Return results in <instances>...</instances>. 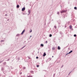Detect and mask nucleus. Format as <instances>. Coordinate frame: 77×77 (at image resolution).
Returning <instances> with one entry per match:
<instances>
[{
    "label": "nucleus",
    "instance_id": "obj_33",
    "mask_svg": "<svg viewBox=\"0 0 77 77\" xmlns=\"http://www.w3.org/2000/svg\"><path fill=\"white\" fill-rule=\"evenodd\" d=\"M3 61H0V63H1L2 62H3Z\"/></svg>",
    "mask_w": 77,
    "mask_h": 77
},
{
    "label": "nucleus",
    "instance_id": "obj_60",
    "mask_svg": "<svg viewBox=\"0 0 77 77\" xmlns=\"http://www.w3.org/2000/svg\"><path fill=\"white\" fill-rule=\"evenodd\" d=\"M72 30H73V29H72Z\"/></svg>",
    "mask_w": 77,
    "mask_h": 77
},
{
    "label": "nucleus",
    "instance_id": "obj_63",
    "mask_svg": "<svg viewBox=\"0 0 77 77\" xmlns=\"http://www.w3.org/2000/svg\"><path fill=\"white\" fill-rule=\"evenodd\" d=\"M30 5L31 6V5Z\"/></svg>",
    "mask_w": 77,
    "mask_h": 77
},
{
    "label": "nucleus",
    "instance_id": "obj_38",
    "mask_svg": "<svg viewBox=\"0 0 77 77\" xmlns=\"http://www.w3.org/2000/svg\"><path fill=\"white\" fill-rule=\"evenodd\" d=\"M75 27V28H77V25H76V26Z\"/></svg>",
    "mask_w": 77,
    "mask_h": 77
},
{
    "label": "nucleus",
    "instance_id": "obj_28",
    "mask_svg": "<svg viewBox=\"0 0 77 77\" xmlns=\"http://www.w3.org/2000/svg\"><path fill=\"white\" fill-rule=\"evenodd\" d=\"M57 14H58V15H59V12H58L57 13Z\"/></svg>",
    "mask_w": 77,
    "mask_h": 77
},
{
    "label": "nucleus",
    "instance_id": "obj_56",
    "mask_svg": "<svg viewBox=\"0 0 77 77\" xmlns=\"http://www.w3.org/2000/svg\"><path fill=\"white\" fill-rule=\"evenodd\" d=\"M38 51H39V49H38Z\"/></svg>",
    "mask_w": 77,
    "mask_h": 77
},
{
    "label": "nucleus",
    "instance_id": "obj_8",
    "mask_svg": "<svg viewBox=\"0 0 77 77\" xmlns=\"http://www.w3.org/2000/svg\"><path fill=\"white\" fill-rule=\"evenodd\" d=\"M19 7H20L19 5H17V8H19Z\"/></svg>",
    "mask_w": 77,
    "mask_h": 77
},
{
    "label": "nucleus",
    "instance_id": "obj_16",
    "mask_svg": "<svg viewBox=\"0 0 77 77\" xmlns=\"http://www.w3.org/2000/svg\"><path fill=\"white\" fill-rule=\"evenodd\" d=\"M51 59L50 58H49L48 59V61H50L51 60Z\"/></svg>",
    "mask_w": 77,
    "mask_h": 77
},
{
    "label": "nucleus",
    "instance_id": "obj_20",
    "mask_svg": "<svg viewBox=\"0 0 77 77\" xmlns=\"http://www.w3.org/2000/svg\"><path fill=\"white\" fill-rule=\"evenodd\" d=\"M60 35H62L63 32L61 31H60Z\"/></svg>",
    "mask_w": 77,
    "mask_h": 77
},
{
    "label": "nucleus",
    "instance_id": "obj_21",
    "mask_svg": "<svg viewBox=\"0 0 77 77\" xmlns=\"http://www.w3.org/2000/svg\"><path fill=\"white\" fill-rule=\"evenodd\" d=\"M49 37H51V36H52V35L51 34H50L49 36Z\"/></svg>",
    "mask_w": 77,
    "mask_h": 77
},
{
    "label": "nucleus",
    "instance_id": "obj_37",
    "mask_svg": "<svg viewBox=\"0 0 77 77\" xmlns=\"http://www.w3.org/2000/svg\"><path fill=\"white\" fill-rule=\"evenodd\" d=\"M65 28H66V25H65Z\"/></svg>",
    "mask_w": 77,
    "mask_h": 77
},
{
    "label": "nucleus",
    "instance_id": "obj_57",
    "mask_svg": "<svg viewBox=\"0 0 77 77\" xmlns=\"http://www.w3.org/2000/svg\"><path fill=\"white\" fill-rule=\"evenodd\" d=\"M53 19H52V21H53Z\"/></svg>",
    "mask_w": 77,
    "mask_h": 77
},
{
    "label": "nucleus",
    "instance_id": "obj_55",
    "mask_svg": "<svg viewBox=\"0 0 77 77\" xmlns=\"http://www.w3.org/2000/svg\"><path fill=\"white\" fill-rule=\"evenodd\" d=\"M52 57H54V56H52Z\"/></svg>",
    "mask_w": 77,
    "mask_h": 77
},
{
    "label": "nucleus",
    "instance_id": "obj_42",
    "mask_svg": "<svg viewBox=\"0 0 77 77\" xmlns=\"http://www.w3.org/2000/svg\"><path fill=\"white\" fill-rule=\"evenodd\" d=\"M18 60H20V58H18Z\"/></svg>",
    "mask_w": 77,
    "mask_h": 77
},
{
    "label": "nucleus",
    "instance_id": "obj_53",
    "mask_svg": "<svg viewBox=\"0 0 77 77\" xmlns=\"http://www.w3.org/2000/svg\"><path fill=\"white\" fill-rule=\"evenodd\" d=\"M31 37H32V36H31H31H30V38H31Z\"/></svg>",
    "mask_w": 77,
    "mask_h": 77
},
{
    "label": "nucleus",
    "instance_id": "obj_62",
    "mask_svg": "<svg viewBox=\"0 0 77 77\" xmlns=\"http://www.w3.org/2000/svg\"><path fill=\"white\" fill-rule=\"evenodd\" d=\"M58 63V62H57V63Z\"/></svg>",
    "mask_w": 77,
    "mask_h": 77
},
{
    "label": "nucleus",
    "instance_id": "obj_46",
    "mask_svg": "<svg viewBox=\"0 0 77 77\" xmlns=\"http://www.w3.org/2000/svg\"><path fill=\"white\" fill-rule=\"evenodd\" d=\"M22 74V72H21L20 73V75H21V74Z\"/></svg>",
    "mask_w": 77,
    "mask_h": 77
},
{
    "label": "nucleus",
    "instance_id": "obj_52",
    "mask_svg": "<svg viewBox=\"0 0 77 77\" xmlns=\"http://www.w3.org/2000/svg\"><path fill=\"white\" fill-rule=\"evenodd\" d=\"M30 77H32V75Z\"/></svg>",
    "mask_w": 77,
    "mask_h": 77
},
{
    "label": "nucleus",
    "instance_id": "obj_29",
    "mask_svg": "<svg viewBox=\"0 0 77 77\" xmlns=\"http://www.w3.org/2000/svg\"><path fill=\"white\" fill-rule=\"evenodd\" d=\"M26 67H24L23 68V69H26Z\"/></svg>",
    "mask_w": 77,
    "mask_h": 77
},
{
    "label": "nucleus",
    "instance_id": "obj_25",
    "mask_svg": "<svg viewBox=\"0 0 77 77\" xmlns=\"http://www.w3.org/2000/svg\"><path fill=\"white\" fill-rule=\"evenodd\" d=\"M39 65H37V67L38 68V67H39Z\"/></svg>",
    "mask_w": 77,
    "mask_h": 77
},
{
    "label": "nucleus",
    "instance_id": "obj_61",
    "mask_svg": "<svg viewBox=\"0 0 77 77\" xmlns=\"http://www.w3.org/2000/svg\"><path fill=\"white\" fill-rule=\"evenodd\" d=\"M23 14H24V13H23Z\"/></svg>",
    "mask_w": 77,
    "mask_h": 77
},
{
    "label": "nucleus",
    "instance_id": "obj_51",
    "mask_svg": "<svg viewBox=\"0 0 77 77\" xmlns=\"http://www.w3.org/2000/svg\"><path fill=\"white\" fill-rule=\"evenodd\" d=\"M74 70V68H73V70H72L73 71Z\"/></svg>",
    "mask_w": 77,
    "mask_h": 77
},
{
    "label": "nucleus",
    "instance_id": "obj_7",
    "mask_svg": "<svg viewBox=\"0 0 77 77\" xmlns=\"http://www.w3.org/2000/svg\"><path fill=\"white\" fill-rule=\"evenodd\" d=\"M44 46V44H41L40 45V47H43Z\"/></svg>",
    "mask_w": 77,
    "mask_h": 77
},
{
    "label": "nucleus",
    "instance_id": "obj_49",
    "mask_svg": "<svg viewBox=\"0 0 77 77\" xmlns=\"http://www.w3.org/2000/svg\"><path fill=\"white\" fill-rule=\"evenodd\" d=\"M63 65H62V66L61 67V68H62V67H63Z\"/></svg>",
    "mask_w": 77,
    "mask_h": 77
},
{
    "label": "nucleus",
    "instance_id": "obj_24",
    "mask_svg": "<svg viewBox=\"0 0 77 77\" xmlns=\"http://www.w3.org/2000/svg\"><path fill=\"white\" fill-rule=\"evenodd\" d=\"M74 9H76V10H77V8L76 7H74Z\"/></svg>",
    "mask_w": 77,
    "mask_h": 77
},
{
    "label": "nucleus",
    "instance_id": "obj_59",
    "mask_svg": "<svg viewBox=\"0 0 77 77\" xmlns=\"http://www.w3.org/2000/svg\"><path fill=\"white\" fill-rule=\"evenodd\" d=\"M39 53V51L38 52V53Z\"/></svg>",
    "mask_w": 77,
    "mask_h": 77
},
{
    "label": "nucleus",
    "instance_id": "obj_12",
    "mask_svg": "<svg viewBox=\"0 0 77 77\" xmlns=\"http://www.w3.org/2000/svg\"><path fill=\"white\" fill-rule=\"evenodd\" d=\"M69 28L70 29H71L72 28V25H70V26H69Z\"/></svg>",
    "mask_w": 77,
    "mask_h": 77
},
{
    "label": "nucleus",
    "instance_id": "obj_10",
    "mask_svg": "<svg viewBox=\"0 0 77 77\" xmlns=\"http://www.w3.org/2000/svg\"><path fill=\"white\" fill-rule=\"evenodd\" d=\"M10 67L11 68V69H13L14 68V67H13L12 66H10Z\"/></svg>",
    "mask_w": 77,
    "mask_h": 77
},
{
    "label": "nucleus",
    "instance_id": "obj_17",
    "mask_svg": "<svg viewBox=\"0 0 77 77\" xmlns=\"http://www.w3.org/2000/svg\"><path fill=\"white\" fill-rule=\"evenodd\" d=\"M73 36H74V37H76V36H77V35L76 34H74Z\"/></svg>",
    "mask_w": 77,
    "mask_h": 77
},
{
    "label": "nucleus",
    "instance_id": "obj_30",
    "mask_svg": "<svg viewBox=\"0 0 77 77\" xmlns=\"http://www.w3.org/2000/svg\"><path fill=\"white\" fill-rule=\"evenodd\" d=\"M32 30L31 29V30L30 31V33H31V32H32Z\"/></svg>",
    "mask_w": 77,
    "mask_h": 77
},
{
    "label": "nucleus",
    "instance_id": "obj_19",
    "mask_svg": "<svg viewBox=\"0 0 77 77\" xmlns=\"http://www.w3.org/2000/svg\"><path fill=\"white\" fill-rule=\"evenodd\" d=\"M28 12H29V14H30L31 12V11L30 10H29L28 11Z\"/></svg>",
    "mask_w": 77,
    "mask_h": 77
},
{
    "label": "nucleus",
    "instance_id": "obj_15",
    "mask_svg": "<svg viewBox=\"0 0 77 77\" xmlns=\"http://www.w3.org/2000/svg\"><path fill=\"white\" fill-rule=\"evenodd\" d=\"M3 64H4V65H5L6 64V62H5L3 63Z\"/></svg>",
    "mask_w": 77,
    "mask_h": 77
},
{
    "label": "nucleus",
    "instance_id": "obj_34",
    "mask_svg": "<svg viewBox=\"0 0 77 77\" xmlns=\"http://www.w3.org/2000/svg\"><path fill=\"white\" fill-rule=\"evenodd\" d=\"M28 58H29V59H30V57H29L28 56Z\"/></svg>",
    "mask_w": 77,
    "mask_h": 77
},
{
    "label": "nucleus",
    "instance_id": "obj_23",
    "mask_svg": "<svg viewBox=\"0 0 77 77\" xmlns=\"http://www.w3.org/2000/svg\"><path fill=\"white\" fill-rule=\"evenodd\" d=\"M4 68H2V69H1V70L2 71H3V70H4Z\"/></svg>",
    "mask_w": 77,
    "mask_h": 77
},
{
    "label": "nucleus",
    "instance_id": "obj_26",
    "mask_svg": "<svg viewBox=\"0 0 77 77\" xmlns=\"http://www.w3.org/2000/svg\"><path fill=\"white\" fill-rule=\"evenodd\" d=\"M55 73H54V75H53V77H55Z\"/></svg>",
    "mask_w": 77,
    "mask_h": 77
},
{
    "label": "nucleus",
    "instance_id": "obj_18",
    "mask_svg": "<svg viewBox=\"0 0 77 77\" xmlns=\"http://www.w3.org/2000/svg\"><path fill=\"white\" fill-rule=\"evenodd\" d=\"M31 73L32 74L33 73H34V72L33 71H31Z\"/></svg>",
    "mask_w": 77,
    "mask_h": 77
},
{
    "label": "nucleus",
    "instance_id": "obj_5",
    "mask_svg": "<svg viewBox=\"0 0 77 77\" xmlns=\"http://www.w3.org/2000/svg\"><path fill=\"white\" fill-rule=\"evenodd\" d=\"M46 55V54L45 53V52H44L43 54V56L44 57H45V56Z\"/></svg>",
    "mask_w": 77,
    "mask_h": 77
},
{
    "label": "nucleus",
    "instance_id": "obj_36",
    "mask_svg": "<svg viewBox=\"0 0 77 77\" xmlns=\"http://www.w3.org/2000/svg\"><path fill=\"white\" fill-rule=\"evenodd\" d=\"M8 15V14H6L5 15V16H7Z\"/></svg>",
    "mask_w": 77,
    "mask_h": 77
},
{
    "label": "nucleus",
    "instance_id": "obj_58",
    "mask_svg": "<svg viewBox=\"0 0 77 77\" xmlns=\"http://www.w3.org/2000/svg\"><path fill=\"white\" fill-rule=\"evenodd\" d=\"M26 42V41H24V42Z\"/></svg>",
    "mask_w": 77,
    "mask_h": 77
},
{
    "label": "nucleus",
    "instance_id": "obj_45",
    "mask_svg": "<svg viewBox=\"0 0 77 77\" xmlns=\"http://www.w3.org/2000/svg\"><path fill=\"white\" fill-rule=\"evenodd\" d=\"M43 71H45V72H46V70H43Z\"/></svg>",
    "mask_w": 77,
    "mask_h": 77
},
{
    "label": "nucleus",
    "instance_id": "obj_50",
    "mask_svg": "<svg viewBox=\"0 0 77 77\" xmlns=\"http://www.w3.org/2000/svg\"><path fill=\"white\" fill-rule=\"evenodd\" d=\"M3 40H1V42H3Z\"/></svg>",
    "mask_w": 77,
    "mask_h": 77
},
{
    "label": "nucleus",
    "instance_id": "obj_27",
    "mask_svg": "<svg viewBox=\"0 0 77 77\" xmlns=\"http://www.w3.org/2000/svg\"><path fill=\"white\" fill-rule=\"evenodd\" d=\"M54 28H55V29H56V28H57V26H54Z\"/></svg>",
    "mask_w": 77,
    "mask_h": 77
},
{
    "label": "nucleus",
    "instance_id": "obj_40",
    "mask_svg": "<svg viewBox=\"0 0 77 77\" xmlns=\"http://www.w3.org/2000/svg\"><path fill=\"white\" fill-rule=\"evenodd\" d=\"M56 30H57V31H56V32H58V29H56Z\"/></svg>",
    "mask_w": 77,
    "mask_h": 77
},
{
    "label": "nucleus",
    "instance_id": "obj_11",
    "mask_svg": "<svg viewBox=\"0 0 77 77\" xmlns=\"http://www.w3.org/2000/svg\"><path fill=\"white\" fill-rule=\"evenodd\" d=\"M17 71H18V69H15V72H17Z\"/></svg>",
    "mask_w": 77,
    "mask_h": 77
},
{
    "label": "nucleus",
    "instance_id": "obj_14",
    "mask_svg": "<svg viewBox=\"0 0 77 77\" xmlns=\"http://www.w3.org/2000/svg\"><path fill=\"white\" fill-rule=\"evenodd\" d=\"M26 46V45L24 46L21 49V50H22L23 49V48H24Z\"/></svg>",
    "mask_w": 77,
    "mask_h": 77
},
{
    "label": "nucleus",
    "instance_id": "obj_48",
    "mask_svg": "<svg viewBox=\"0 0 77 77\" xmlns=\"http://www.w3.org/2000/svg\"><path fill=\"white\" fill-rule=\"evenodd\" d=\"M9 20V19H8V20H7L8 21Z\"/></svg>",
    "mask_w": 77,
    "mask_h": 77
},
{
    "label": "nucleus",
    "instance_id": "obj_3",
    "mask_svg": "<svg viewBox=\"0 0 77 77\" xmlns=\"http://www.w3.org/2000/svg\"><path fill=\"white\" fill-rule=\"evenodd\" d=\"M25 29H24L23 31L22 32V33H21V35H23V34L25 32Z\"/></svg>",
    "mask_w": 77,
    "mask_h": 77
},
{
    "label": "nucleus",
    "instance_id": "obj_31",
    "mask_svg": "<svg viewBox=\"0 0 77 77\" xmlns=\"http://www.w3.org/2000/svg\"><path fill=\"white\" fill-rule=\"evenodd\" d=\"M73 71V70H72V71H70V73H72V72Z\"/></svg>",
    "mask_w": 77,
    "mask_h": 77
},
{
    "label": "nucleus",
    "instance_id": "obj_41",
    "mask_svg": "<svg viewBox=\"0 0 77 77\" xmlns=\"http://www.w3.org/2000/svg\"><path fill=\"white\" fill-rule=\"evenodd\" d=\"M27 77H31L30 76V75H29V76H27Z\"/></svg>",
    "mask_w": 77,
    "mask_h": 77
},
{
    "label": "nucleus",
    "instance_id": "obj_1",
    "mask_svg": "<svg viewBox=\"0 0 77 77\" xmlns=\"http://www.w3.org/2000/svg\"><path fill=\"white\" fill-rule=\"evenodd\" d=\"M72 52H73V51H72V50L70 51V52H69V53H67V54H66V56H65V57H66L67 55L71 54V53H72Z\"/></svg>",
    "mask_w": 77,
    "mask_h": 77
},
{
    "label": "nucleus",
    "instance_id": "obj_35",
    "mask_svg": "<svg viewBox=\"0 0 77 77\" xmlns=\"http://www.w3.org/2000/svg\"><path fill=\"white\" fill-rule=\"evenodd\" d=\"M10 59H8L7 60V61H8Z\"/></svg>",
    "mask_w": 77,
    "mask_h": 77
},
{
    "label": "nucleus",
    "instance_id": "obj_32",
    "mask_svg": "<svg viewBox=\"0 0 77 77\" xmlns=\"http://www.w3.org/2000/svg\"><path fill=\"white\" fill-rule=\"evenodd\" d=\"M38 57H36V59H38Z\"/></svg>",
    "mask_w": 77,
    "mask_h": 77
},
{
    "label": "nucleus",
    "instance_id": "obj_44",
    "mask_svg": "<svg viewBox=\"0 0 77 77\" xmlns=\"http://www.w3.org/2000/svg\"><path fill=\"white\" fill-rule=\"evenodd\" d=\"M2 74L1 73L0 74V76H1Z\"/></svg>",
    "mask_w": 77,
    "mask_h": 77
},
{
    "label": "nucleus",
    "instance_id": "obj_13",
    "mask_svg": "<svg viewBox=\"0 0 77 77\" xmlns=\"http://www.w3.org/2000/svg\"><path fill=\"white\" fill-rule=\"evenodd\" d=\"M8 70H8V72H9L11 71V69L9 67V68H8Z\"/></svg>",
    "mask_w": 77,
    "mask_h": 77
},
{
    "label": "nucleus",
    "instance_id": "obj_22",
    "mask_svg": "<svg viewBox=\"0 0 77 77\" xmlns=\"http://www.w3.org/2000/svg\"><path fill=\"white\" fill-rule=\"evenodd\" d=\"M55 49V48L54 47H53L52 48V50H54Z\"/></svg>",
    "mask_w": 77,
    "mask_h": 77
},
{
    "label": "nucleus",
    "instance_id": "obj_4",
    "mask_svg": "<svg viewBox=\"0 0 77 77\" xmlns=\"http://www.w3.org/2000/svg\"><path fill=\"white\" fill-rule=\"evenodd\" d=\"M25 10V7H23L22 9V11H24Z\"/></svg>",
    "mask_w": 77,
    "mask_h": 77
},
{
    "label": "nucleus",
    "instance_id": "obj_43",
    "mask_svg": "<svg viewBox=\"0 0 77 77\" xmlns=\"http://www.w3.org/2000/svg\"><path fill=\"white\" fill-rule=\"evenodd\" d=\"M49 62V61H48V60H46V62Z\"/></svg>",
    "mask_w": 77,
    "mask_h": 77
},
{
    "label": "nucleus",
    "instance_id": "obj_47",
    "mask_svg": "<svg viewBox=\"0 0 77 77\" xmlns=\"http://www.w3.org/2000/svg\"><path fill=\"white\" fill-rule=\"evenodd\" d=\"M46 43H48V42H47V41H46Z\"/></svg>",
    "mask_w": 77,
    "mask_h": 77
},
{
    "label": "nucleus",
    "instance_id": "obj_9",
    "mask_svg": "<svg viewBox=\"0 0 77 77\" xmlns=\"http://www.w3.org/2000/svg\"><path fill=\"white\" fill-rule=\"evenodd\" d=\"M20 35V34H17L16 35V36H19Z\"/></svg>",
    "mask_w": 77,
    "mask_h": 77
},
{
    "label": "nucleus",
    "instance_id": "obj_6",
    "mask_svg": "<svg viewBox=\"0 0 77 77\" xmlns=\"http://www.w3.org/2000/svg\"><path fill=\"white\" fill-rule=\"evenodd\" d=\"M57 49L59 50H60L61 49V48L60 46H58L57 48Z\"/></svg>",
    "mask_w": 77,
    "mask_h": 77
},
{
    "label": "nucleus",
    "instance_id": "obj_39",
    "mask_svg": "<svg viewBox=\"0 0 77 77\" xmlns=\"http://www.w3.org/2000/svg\"><path fill=\"white\" fill-rule=\"evenodd\" d=\"M70 73H71L70 72H69V73L68 74V75H69Z\"/></svg>",
    "mask_w": 77,
    "mask_h": 77
},
{
    "label": "nucleus",
    "instance_id": "obj_64",
    "mask_svg": "<svg viewBox=\"0 0 77 77\" xmlns=\"http://www.w3.org/2000/svg\"><path fill=\"white\" fill-rule=\"evenodd\" d=\"M36 0L38 1V0Z\"/></svg>",
    "mask_w": 77,
    "mask_h": 77
},
{
    "label": "nucleus",
    "instance_id": "obj_2",
    "mask_svg": "<svg viewBox=\"0 0 77 77\" xmlns=\"http://www.w3.org/2000/svg\"><path fill=\"white\" fill-rule=\"evenodd\" d=\"M67 11V10H63L62 11H61V13H62L64 12H66Z\"/></svg>",
    "mask_w": 77,
    "mask_h": 77
},
{
    "label": "nucleus",
    "instance_id": "obj_54",
    "mask_svg": "<svg viewBox=\"0 0 77 77\" xmlns=\"http://www.w3.org/2000/svg\"><path fill=\"white\" fill-rule=\"evenodd\" d=\"M29 14H29H29H28V15H29Z\"/></svg>",
    "mask_w": 77,
    "mask_h": 77
}]
</instances>
